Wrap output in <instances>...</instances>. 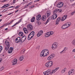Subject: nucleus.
<instances>
[{"label":"nucleus","instance_id":"20","mask_svg":"<svg viewBox=\"0 0 75 75\" xmlns=\"http://www.w3.org/2000/svg\"><path fill=\"white\" fill-rule=\"evenodd\" d=\"M56 11V13H57V12H58V13H61L62 12V10L61 9H55L54 11Z\"/></svg>","mask_w":75,"mask_h":75},{"label":"nucleus","instance_id":"23","mask_svg":"<svg viewBox=\"0 0 75 75\" xmlns=\"http://www.w3.org/2000/svg\"><path fill=\"white\" fill-rule=\"evenodd\" d=\"M22 19H21L17 23H16L15 24H14L12 26V27H14V26H15L16 25H17V24H18V23H20L21 22V20Z\"/></svg>","mask_w":75,"mask_h":75},{"label":"nucleus","instance_id":"4","mask_svg":"<svg viewBox=\"0 0 75 75\" xmlns=\"http://www.w3.org/2000/svg\"><path fill=\"white\" fill-rule=\"evenodd\" d=\"M57 13L56 11H54L53 13L52 16L51 17V18H52L53 20H55L57 18Z\"/></svg>","mask_w":75,"mask_h":75},{"label":"nucleus","instance_id":"64","mask_svg":"<svg viewBox=\"0 0 75 75\" xmlns=\"http://www.w3.org/2000/svg\"><path fill=\"white\" fill-rule=\"evenodd\" d=\"M1 50H0V52H1Z\"/></svg>","mask_w":75,"mask_h":75},{"label":"nucleus","instance_id":"6","mask_svg":"<svg viewBox=\"0 0 75 75\" xmlns=\"http://www.w3.org/2000/svg\"><path fill=\"white\" fill-rule=\"evenodd\" d=\"M58 47V45L56 43H54L52 45V48L53 50H55V49H56L57 47Z\"/></svg>","mask_w":75,"mask_h":75},{"label":"nucleus","instance_id":"8","mask_svg":"<svg viewBox=\"0 0 75 75\" xmlns=\"http://www.w3.org/2000/svg\"><path fill=\"white\" fill-rule=\"evenodd\" d=\"M54 57H55V54H52L48 57L47 59L49 61H50V60L52 59Z\"/></svg>","mask_w":75,"mask_h":75},{"label":"nucleus","instance_id":"56","mask_svg":"<svg viewBox=\"0 0 75 75\" xmlns=\"http://www.w3.org/2000/svg\"><path fill=\"white\" fill-rule=\"evenodd\" d=\"M71 2H72L73 1H74V0H70Z\"/></svg>","mask_w":75,"mask_h":75},{"label":"nucleus","instance_id":"48","mask_svg":"<svg viewBox=\"0 0 75 75\" xmlns=\"http://www.w3.org/2000/svg\"><path fill=\"white\" fill-rule=\"evenodd\" d=\"M2 49H3V47H2V46H0V50H2Z\"/></svg>","mask_w":75,"mask_h":75},{"label":"nucleus","instance_id":"60","mask_svg":"<svg viewBox=\"0 0 75 75\" xmlns=\"http://www.w3.org/2000/svg\"><path fill=\"white\" fill-rule=\"evenodd\" d=\"M8 28H6V29H5V30H8Z\"/></svg>","mask_w":75,"mask_h":75},{"label":"nucleus","instance_id":"46","mask_svg":"<svg viewBox=\"0 0 75 75\" xmlns=\"http://www.w3.org/2000/svg\"><path fill=\"white\" fill-rule=\"evenodd\" d=\"M34 5H32L31 6H30V8H33V7H34Z\"/></svg>","mask_w":75,"mask_h":75},{"label":"nucleus","instance_id":"53","mask_svg":"<svg viewBox=\"0 0 75 75\" xmlns=\"http://www.w3.org/2000/svg\"><path fill=\"white\" fill-rule=\"evenodd\" d=\"M20 7V6H17L15 8H16H16H18V7Z\"/></svg>","mask_w":75,"mask_h":75},{"label":"nucleus","instance_id":"33","mask_svg":"<svg viewBox=\"0 0 75 75\" xmlns=\"http://www.w3.org/2000/svg\"><path fill=\"white\" fill-rule=\"evenodd\" d=\"M72 44L74 45V46H75V39L73 40L72 41Z\"/></svg>","mask_w":75,"mask_h":75},{"label":"nucleus","instance_id":"37","mask_svg":"<svg viewBox=\"0 0 75 75\" xmlns=\"http://www.w3.org/2000/svg\"><path fill=\"white\" fill-rule=\"evenodd\" d=\"M57 21L59 22V21H61V18H60V17H59L57 18Z\"/></svg>","mask_w":75,"mask_h":75},{"label":"nucleus","instance_id":"30","mask_svg":"<svg viewBox=\"0 0 75 75\" xmlns=\"http://www.w3.org/2000/svg\"><path fill=\"white\" fill-rule=\"evenodd\" d=\"M8 6H10V4H8L6 5H4L2 7H4V8H6V7H7Z\"/></svg>","mask_w":75,"mask_h":75},{"label":"nucleus","instance_id":"44","mask_svg":"<svg viewBox=\"0 0 75 75\" xmlns=\"http://www.w3.org/2000/svg\"><path fill=\"white\" fill-rule=\"evenodd\" d=\"M59 21L56 20V24H59Z\"/></svg>","mask_w":75,"mask_h":75},{"label":"nucleus","instance_id":"42","mask_svg":"<svg viewBox=\"0 0 75 75\" xmlns=\"http://www.w3.org/2000/svg\"><path fill=\"white\" fill-rule=\"evenodd\" d=\"M69 75H70L72 74V71L70 70L68 72Z\"/></svg>","mask_w":75,"mask_h":75},{"label":"nucleus","instance_id":"21","mask_svg":"<svg viewBox=\"0 0 75 75\" xmlns=\"http://www.w3.org/2000/svg\"><path fill=\"white\" fill-rule=\"evenodd\" d=\"M67 15H64V16L62 17V21H64L66 18H67Z\"/></svg>","mask_w":75,"mask_h":75},{"label":"nucleus","instance_id":"9","mask_svg":"<svg viewBox=\"0 0 75 75\" xmlns=\"http://www.w3.org/2000/svg\"><path fill=\"white\" fill-rule=\"evenodd\" d=\"M50 72H51V69H49L46 71L44 72L43 74L44 75H48L50 74Z\"/></svg>","mask_w":75,"mask_h":75},{"label":"nucleus","instance_id":"34","mask_svg":"<svg viewBox=\"0 0 75 75\" xmlns=\"http://www.w3.org/2000/svg\"><path fill=\"white\" fill-rule=\"evenodd\" d=\"M68 48L67 47H65L64 48L63 50L66 52L67 50H68Z\"/></svg>","mask_w":75,"mask_h":75},{"label":"nucleus","instance_id":"51","mask_svg":"<svg viewBox=\"0 0 75 75\" xmlns=\"http://www.w3.org/2000/svg\"><path fill=\"white\" fill-rule=\"evenodd\" d=\"M25 49H23L22 51V52H23V53H24V52H25Z\"/></svg>","mask_w":75,"mask_h":75},{"label":"nucleus","instance_id":"61","mask_svg":"<svg viewBox=\"0 0 75 75\" xmlns=\"http://www.w3.org/2000/svg\"><path fill=\"white\" fill-rule=\"evenodd\" d=\"M2 21V19H1L0 20V22H1Z\"/></svg>","mask_w":75,"mask_h":75},{"label":"nucleus","instance_id":"54","mask_svg":"<svg viewBox=\"0 0 75 75\" xmlns=\"http://www.w3.org/2000/svg\"><path fill=\"white\" fill-rule=\"evenodd\" d=\"M2 61V59H1V58H0V62H1Z\"/></svg>","mask_w":75,"mask_h":75},{"label":"nucleus","instance_id":"7","mask_svg":"<svg viewBox=\"0 0 75 75\" xmlns=\"http://www.w3.org/2000/svg\"><path fill=\"white\" fill-rule=\"evenodd\" d=\"M28 30H33V25L30 24H29L27 26Z\"/></svg>","mask_w":75,"mask_h":75},{"label":"nucleus","instance_id":"57","mask_svg":"<svg viewBox=\"0 0 75 75\" xmlns=\"http://www.w3.org/2000/svg\"><path fill=\"white\" fill-rule=\"evenodd\" d=\"M6 1V0H4L2 1V2H5V1Z\"/></svg>","mask_w":75,"mask_h":75},{"label":"nucleus","instance_id":"16","mask_svg":"<svg viewBox=\"0 0 75 75\" xmlns=\"http://www.w3.org/2000/svg\"><path fill=\"white\" fill-rule=\"evenodd\" d=\"M25 39H26V36L25 35L23 36L22 38L21 42H23L25 40Z\"/></svg>","mask_w":75,"mask_h":75},{"label":"nucleus","instance_id":"45","mask_svg":"<svg viewBox=\"0 0 75 75\" xmlns=\"http://www.w3.org/2000/svg\"><path fill=\"white\" fill-rule=\"evenodd\" d=\"M28 4L27 5H26L24 7V8H27L28 7Z\"/></svg>","mask_w":75,"mask_h":75},{"label":"nucleus","instance_id":"59","mask_svg":"<svg viewBox=\"0 0 75 75\" xmlns=\"http://www.w3.org/2000/svg\"><path fill=\"white\" fill-rule=\"evenodd\" d=\"M12 14V13H8V15H10L11 14Z\"/></svg>","mask_w":75,"mask_h":75},{"label":"nucleus","instance_id":"13","mask_svg":"<svg viewBox=\"0 0 75 75\" xmlns=\"http://www.w3.org/2000/svg\"><path fill=\"white\" fill-rule=\"evenodd\" d=\"M42 34H43V31L41 30L38 32V33L37 34V36L38 37H40V36H41Z\"/></svg>","mask_w":75,"mask_h":75},{"label":"nucleus","instance_id":"14","mask_svg":"<svg viewBox=\"0 0 75 75\" xmlns=\"http://www.w3.org/2000/svg\"><path fill=\"white\" fill-rule=\"evenodd\" d=\"M21 38L20 37H18L15 40L16 42L18 43V42H20L21 41Z\"/></svg>","mask_w":75,"mask_h":75},{"label":"nucleus","instance_id":"62","mask_svg":"<svg viewBox=\"0 0 75 75\" xmlns=\"http://www.w3.org/2000/svg\"><path fill=\"white\" fill-rule=\"evenodd\" d=\"M4 25H3L1 26V27H4Z\"/></svg>","mask_w":75,"mask_h":75},{"label":"nucleus","instance_id":"15","mask_svg":"<svg viewBox=\"0 0 75 75\" xmlns=\"http://www.w3.org/2000/svg\"><path fill=\"white\" fill-rule=\"evenodd\" d=\"M24 33L25 34H28V31L27 30V29L25 28H24L23 29Z\"/></svg>","mask_w":75,"mask_h":75},{"label":"nucleus","instance_id":"22","mask_svg":"<svg viewBox=\"0 0 75 75\" xmlns=\"http://www.w3.org/2000/svg\"><path fill=\"white\" fill-rule=\"evenodd\" d=\"M46 16L45 15H43L42 16V21H45L46 20Z\"/></svg>","mask_w":75,"mask_h":75},{"label":"nucleus","instance_id":"36","mask_svg":"<svg viewBox=\"0 0 75 75\" xmlns=\"http://www.w3.org/2000/svg\"><path fill=\"white\" fill-rule=\"evenodd\" d=\"M64 52H65L64 51V50H63L61 52H60V54H64Z\"/></svg>","mask_w":75,"mask_h":75},{"label":"nucleus","instance_id":"18","mask_svg":"<svg viewBox=\"0 0 75 75\" xmlns=\"http://www.w3.org/2000/svg\"><path fill=\"white\" fill-rule=\"evenodd\" d=\"M14 48L13 47H10V49L8 50V53L9 54H11L12 53V52H13V50Z\"/></svg>","mask_w":75,"mask_h":75},{"label":"nucleus","instance_id":"41","mask_svg":"<svg viewBox=\"0 0 75 75\" xmlns=\"http://www.w3.org/2000/svg\"><path fill=\"white\" fill-rule=\"evenodd\" d=\"M62 29H65V26L63 25L62 27Z\"/></svg>","mask_w":75,"mask_h":75},{"label":"nucleus","instance_id":"55","mask_svg":"<svg viewBox=\"0 0 75 75\" xmlns=\"http://www.w3.org/2000/svg\"><path fill=\"white\" fill-rule=\"evenodd\" d=\"M75 6V4L72 5V6Z\"/></svg>","mask_w":75,"mask_h":75},{"label":"nucleus","instance_id":"5","mask_svg":"<svg viewBox=\"0 0 75 75\" xmlns=\"http://www.w3.org/2000/svg\"><path fill=\"white\" fill-rule=\"evenodd\" d=\"M59 68L57 67V68H56V69L52 70L50 72V75H52V74H54L55 72H57V71H58V70L59 69Z\"/></svg>","mask_w":75,"mask_h":75},{"label":"nucleus","instance_id":"31","mask_svg":"<svg viewBox=\"0 0 75 75\" xmlns=\"http://www.w3.org/2000/svg\"><path fill=\"white\" fill-rule=\"evenodd\" d=\"M48 33L49 34V35L50 36L52 35V34H54V32H53L52 31H50V32H48Z\"/></svg>","mask_w":75,"mask_h":75},{"label":"nucleus","instance_id":"24","mask_svg":"<svg viewBox=\"0 0 75 75\" xmlns=\"http://www.w3.org/2000/svg\"><path fill=\"white\" fill-rule=\"evenodd\" d=\"M9 48H10V46H5V52H6L8 50Z\"/></svg>","mask_w":75,"mask_h":75},{"label":"nucleus","instance_id":"47","mask_svg":"<svg viewBox=\"0 0 75 75\" xmlns=\"http://www.w3.org/2000/svg\"><path fill=\"white\" fill-rule=\"evenodd\" d=\"M70 71H71V72L72 73H73V72H74V69H72Z\"/></svg>","mask_w":75,"mask_h":75},{"label":"nucleus","instance_id":"29","mask_svg":"<svg viewBox=\"0 0 75 75\" xmlns=\"http://www.w3.org/2000/svg\"><path fill=\"white\" fill-rule=\"evenodd\" d=\"M19 35H20V36H21V37H22L23 35H24V33L23 32H21L19 33Z\"/></svg>","mask_w":75,"mask_h":75},{"label":"nucleus","instance_id":"50","mask_svg":"<svg viewBox=\"0 0 75 75\" xmlns=\"http://www.w3.org/2000/svg\"><path fill=\"white\" fill-rule=\"evenodd\" d=\"M14 7H15V6H10L9 7V8H14Z\"/></svg>","mask_w":75,"mask_h":75},{"label":"nucleus","instance_id":"32","mask_svg":"<svg viewBox=\"0 0 75 75\" xmlns=\"http://www.w3.org/2000/svg\"><path fill=\"white\" fill-rule=\"evenodd\" d=\"M35 17H33V18H32L31 20V22H34V21H35Z\"/></svg>","mask_w":75,"mask_h":75},{"label":"nucleus","instance_id":"26","mask_svg":"<svg viewBox=\"0 0 75 75\" xmlns=\"http://www.w3.org/2000/svg\"><path fill=\"white\" fill-rule=\"evenodd\" d=\"M66 70H67V68H64V69H63L61 71L62 74H63L64 73V72H65Z\"/></svg>","mask_w":75,"mask_h":75},{"label":"nucleus","instance_id":"35","mask_svg":"<svg viewBox=\"0 0 75 75\" xmlns=\"http://www.w3.org/2000/svg\"><path fill=\"white\" fill-rule=\"evenodd\" d=\"M50 21V18H48L47 20V21L45 23V25L47 24V23H48V22H49V21Z\"/></svg>","mask_w":75,"mask_h":75},{"label":"nucleus","instance_id":"49","mask_svg":"<svg viewBox=\"0 0 75 75\" xmlns=\"http://www.w3.org/2000/svg\"><path fill=\"white\" fill-rule=\"evenodd\" d=\"M16 3V0H13V4H14V3Z\"/></svg>","mask_w":75,"mask_h":75},{"label":"nucleus","instance_id":"3","mask_svg":"<svg viewBox=\"0 0 75 75\" xmlns=\"http://www.w3.org/2000/svg\"><path fill=\"white\" fill-rule=\"evenodd\" d=\"M46 67L48 68L49 67H51L52 65V61H50L45 64Z\"/></svg>","mask_w":75,"mask_h":75},{"label":"nucleus","instance_id":"39","mask_svg":"<svg viewBox=\"0 0 75 75\" xmlns=\"http://www.w3.org/2000/svg\"><path fill=\"white\" fill-rule=\"evenodd\" d=\"M13 21H14V20H13V21H11L10 23H9V24H6V25L5 26H7V25H8L9 24H11L12 23H13Z\"/></svg>","mask_w":75,"mask_h":75},{"label":"nucleus","instance_id":"43","mask_svg":"<svg viewBox=\"0 0 75 75\" xmlns=\"http://www.w3.org/2000/svg\"><path fill=\"white\" fill-rule=\"evenodd\" d=\"M33 2H30L28 4V6H30V5H31L32 4V3Z\"/></svg>","mask_w":75,"mask_h":75},{"label":"nucleus","instance_id":"58","mask_svg":"<svg viewBox=\"0 0 75 75\" xmlns=\"http://www.w3.org/2000/svg\"><path fill=\"white\" fill-rule=\"evenodd\" d=\"M18 10H16V11H15V13H17V12H18Z\"/></svg>","mask_w":75,"mask_h":75},{"label":"nucleus","instance_id":"19","mask_svg":"<svg viewBox=\"0 0 75 75\" xmlns=\"http://www.w3.org/2000/svg\"><path fill=\"white\" fill-rule=\"evenodd\" d=\"M41 17L40 15H38L36 16V19L37 20H41Z\"/></svg>","mask_w":75,"mask_h":75},{"label":"nucleus","instance_id":"40","mask_svg":"<svg viewBox=\"0 0 75 75\" xmlns=\"http://www.w3.org/2000/svg\"><path fill=\"white\" fill-rule=\"evenodd\" d=\"M4 67H1V69H0V70L1 71H3V69H4Z\"/></svg>","mask_w":75,"mask_h":75},{"label":"nucleus","instance_id":"12","mask_svg":"<svg viewBox=\"0 0 75 75\" xmlns=\"http://www.w3.org/2000/svg\"><path fill=\"white\" fill-rule=\"evenodd\" d=\"M17 62V59H15L14 60L12 61V63L13 65H16Z\"/></svg>","mask_w":75,"mask_h":75},{"label":"nucleus","instance_id":"52","mask_svg":"<svg viewBox=\"0 0 75 75\" xmlns=\"http://www.w3.org/2000/svg\"><path fill=\"white\" fill-rule=\"evenodd\" d=\"M72 52H75V49L73 50H72Z\"/></svg>","mask_w":75,"mask_h":75},{"label":"nucleus","instance_id":"27","mask_svg":"<svg viewBox=\"0 0 75 75\" xmlns=\"http://www.w3.org/2000/svg\"><path fill=\"white\" fill-rule=\"evenodd\" d=\"M47 16L48 17L49 16H50V15H51V12L50 11H48L47 13Z\"/></svg>","mask_w":75,"mask_h":75},{"label":"nucleus","instance_id":"28","mask_svg":"<svg viewBox=\"0 0 75 75\" xmlns=\"http://www.w3.org/2000/svg\"><path fill=\"white\" fill-rule=\"evenodd\" d=\"M49 36H50V34H49V32H47L46 33L45 35V37H49Z\"/></svg>","mask_w":75,"mask_h":75},{"label":"nucleus","instance_id":"11","mask_svg":"<svg viewBox=\"0 0 75 75\" xmlns=\"http://www.w3.org/2000/svg\"><path fill=\"white\" fill-rule=\"evenodd\" d=\"M64 25L65 28L66 29L68 28V27H69V26H70V25H71V23L70 22L67 23Z\"/></svg>","mask_w":75,"mask_h":75},{"label":"nucleus","instance_id":"1","mask_svg":"<svg viewBox=\"0 0 75 75\" xmlns=\"http://www.w3.org/2000/svg\"><path fill=\"white\" fill-rule=\"evenodd\" d=\"M49 54V51L47 49H45L42 51L40 53V56L42 57H46Z\"/></svg>","mask_w":75,"mask_h":75},{"label":"nucleus","instance_id":"25","mask_svg":"<svg viewBox=\"0 0 75 75\" xmlns=\"http://www.w3.org/2000/svg\"><path fill=\"white\" fill-rule=\"evenodd\" d=\"M24 56H21L19 58L20 61H21L22 60L24 59Z\"/></svg>","mask_w":75,"mask_h":75},{"label":"nucleus","instance_id":"2","mask_svg":"<svg viewBox=\"0 0 75 75\" xmlns=\"http://www.w3.org/2000/svg\"><path fill=\"white\" fill-rule=\"evenodd\" d=\"M34 34H35V32H34V31H33L31 32L28 36V40H31V39L32 38L34 37Z\"/></svg>","mask_w":75,"mask_h":75},{"label":"nucleus","instance_id":"38","mask_svg":"<svg viewBox=\"0 0 75 75\" xmlns=\"http://www.w3.org/2000/svg\"><path fill=\"white\" fill-rule=\"evenodd\" d=\"M75 11H74V12H72L71 14V16H72L73 15H74V14H75Z\"/></svg>","mask_w":75,"mask_h":75},{"label":"nucleus","instance_id":"10","mask_svg":"<svg viewBox=\"0 0 75 75\" xmlns=\"http://www.w3.org/2000/svg\"><path fill=\"white\" fill-rule=\"evenodd\" d=\"M64 5V3L63 2H60L57 5V6L59 8H60V7H62L63 5Z\"/></svg>","mask_w":75,"mask_h":75},{"label":"nucleus","instance_id":"63","mask_svg":"<svg viewBox=\"0 0 75 75\" xmlns=\"http://www.w3.org/2000/svg\"><path fill=\"white\" fill-rule=\"evenodd\" d=\"M1 16H2V15H0V17H1Z\"/></svg>","mask_w":75,"mask_h":75},{"label":"nucleus","instance_id":"17","mask_svg":"<svg viewBox=\"0 0 75 75\" xmlns=\"http://www.w3.org/2000/svg\"><path fill=\"white\" fill-rule=\"evenodd\" d=\"M5 46H8L10 47V42L8 41L7 40H6L5 42Z\"/></svg>","mask_w":75,"mask_h":75}]
</instances>
